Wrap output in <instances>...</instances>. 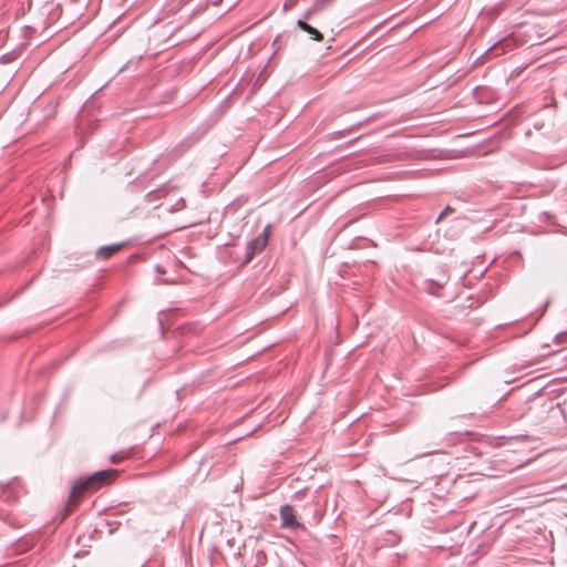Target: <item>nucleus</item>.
<instances>
[{"label":"nucleus","mask_w":567,"mask_h":567,"mask_svg":"<svg viewBox=\"0 0 567 567\" xmlns=\"http://www.w3.org/2000/svg\"><path fill=\"white\" fill-rule=\"evenodd\" d=\"M116 475L117 471L115 470H103L76 481L70 492V505H75L85 493L94 492L111 483Z\"/></svg>","instance_id":"f257e3e1"},{"label":"nucleus","mask_w":567,"mask_h":567,"mask_svg":"<svg viewBox=\"0 0 567 567\" xmlns=\"http://www.w3.org/2000/svg\"><path fill=\"white\" fill-rule=\"evenodd\" d=\"M450 281L449 268L445 265H441L435 269L432 277L426 278L422 282V289L434 297H441V290Z\"/></svg>","instance_id":"f03ea898"},{"label":"nucleus","mask_w":567,"mask_h":567,"mask_svg":"<svg viewBox=\"0 0 567 567\" xmlns=\"http://www.w3.org/2000/svg\"><path fill=\"white\" fill-rule=\"evenodd\" d=\"M267 244V235H258L256 238L248 241L246 247L245 262L251 261L257 254H260L265 249Z\"/></svg>","instance_id":"7ed1b4c3"},{"label":"nucleus","mask_w":567,"mask_h":567,"mask_svg":"<svg viewBox=\"0 0 567 567\" xmlns=\"http://www.w3.org/2000/svg\"><path fill=\"white\" fill-rule=\"evenodd\" d=\"M279 514L281 519V527L290 529H299L302 527V525L296 518L292 506L288 504L281 506Z\"/></svg>","instance_id":"20e7f679"},{"label":"nucleus","mask_w":567,"mask_h":567,"mask_svg":"<svg viewBox=\"0 0 567 567\" xmlns=\"http://www.w3.org/2000/svg\"><path fill=\"white\" fill-rule=\"evenodd\" d=\"M297 27L307 32L310 39L315 41H321L323 39L322 33L317 28L310 25L308 22H305V20H298Z\"/></svg>","instance_id":"39448f33"},{"label":"nucleus","mask_w":567,"mask_h":567,"mask_svg":"<svg viewBox=\"0 0 567 567\" xmlns=\"http://www.w3.org/2000/svg\"><path fill=\"white\" fill-rule=\"evenodd\" d=\"M123 246L124 244H113L100 247L96 251V256L100 259H107L114 254H116Z\"/></svg>","instance_id":"423d86ee"},{"label":"nucleus","mask_w":567,"mask_h":567,"mask_svg":"<svg viewBox=\"0 0 567 567\" xmlns=\"http://www.w3.org/2000/svg\"><path fill=\"white\" fill-rule=\"evenodd\" d=\"M333 0H316L312 4L313 10L317 12L322 11L329 3H331Z\"/></svg>","instance_id":"0eeeda50"},{"label":"nucleus","mask_w":567,"mask_h":567,"mask_svg":"<svg viewBox=\"0 0 567 567\" xmlns=\"http://www.w3.org/2000/svg\"><path fill=\"white\" fill-rule=\"evenodd\" d=\"M316 13L318 12L313 10V7L311 6L299 20H305V22L310 21Z\"/></svg>","instance_id":"6e6552de"},{"label":"nucleus","mask_w":567,"mask_h":567,"mask_svg":"<svg viewBox=\"0 0 567 567\" xmlns=\"http://www.w3.org/2000/svg\"><path fill=\"white\" fill-rule=\"evenodd\" d=\"M453 212V208L450 207V206H446L442 213L439 215V217L436 218L435 223H440L446 215H449L450 213Z\"/></svg>","instance_id":"1a4fd4ad"},{"label":"nucleus","mask_w":567,"mask_h":567,"mask_svg":"<svg viewBox=\"0 0 567 567\" xmlns=\"http://www.w3.org/2000/svg\"><path fill=\"white\" fill-rule=\"evenodd\" d=\"M270 233H271V225L268 224V225H266V227L264 228V230L260 235H267V240H269Z\"/></svg>","instance_id":"9d476101"},{"label":"nucleus","mask_w":567,"mask_h":567,"mask_svg":"<svg viewBox=\"0 0 567 567\" xmlns=\"http://www.w3.org/2000/svg\"><path fill=\"white\" fill-rule=\"evenodd\" d=\"M120 460H121V456H118L117 454H113V455L111 456V462H112V463H118V462H120Z\"/></svg>","instance_id":"9b49d317"}]
</instances>
